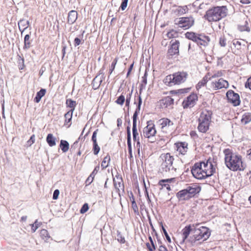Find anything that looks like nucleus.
<instances>
[{"label":"nucleus","instance_id":"f257e3e1","mask_svg":"<svg viewBox=\"0 0 251 251\" xmlns=\"http://www.w3.org/2000/svg\"><path fill=\"white\" fill-rule=\"evenodd\" d=\"M225 163L227 168L232 171H243L246 166L243 164L242 156L233 152L229 149L224 150Z\"/></svg>","mask_w":251,"mask_h":251},{"label":"nucleus","instance_id":"f03ea898","mask_svg":"<svg viewBox=\"0 0 251 251\" xmlns=\"http://www.w3.org/2000/svg\"><path fill=\"white\" fill-rule=\"evenodd\" d=\"M209 160L206 162L201 161L196 163L192 167L191 173L194 177L198 179H202L212 176L216 171L215 168L211 162H210V170H206Z\"/></svg>","mask_w":251,"mask_h":251},{"label":"nucleus","instance_id":"7ed1b4c3","mask_svg":"<svg viewBox=\"0 0 251 251\" xmlns=\"http://www.w3.org/2000/svg\"><path fill=\"white\" fill-rule=\"evenodd\" d=\"M162 160L159 168V172L163 175L174 176L177 169L173 166L174 158L170 153H163L160 156Z\"/></svg>","mask_w":251,"mask_h":251},{"label":"nucleus","instance_id":"20e7f679","mask_svg":"<svg viewBox=\"0 0 251 251\" xmlns=\"http://www.w3.org/2000/svg\"><path fill=\"white\" fill-rule=\"evenodd\" d=\"M200 224L193 225V235L188 239V241L192 244L196 243V241H201V243L208 239L210 236L211 233L209 229L206 226H200Z\"/></svg>","mask_w":251,"mask_h":251},{"label":"nucleus","instance_id":"39448f33","mask_svg":"<svg viewBox=\"0 0 251 251\" xmlns=\"http://www.w3.org/2000/svg\"><path fill=\"white\" fill-rule=\"evenodd\" d=\"M227 14L226 6H214L206 11L203 18L209 22H217L226 17Z\"/></svg>","mask_w":251,"mask_h":251},{"label":"nucleus","instance_id":"423d86ee","mask_svg":"<svg viewBox=\"0 0 251 251\" xmlns=\"http://www.w3.org/2000/svg\"><path fill=\"white\" fill-rule=\"evenodd\" d=\"M188 74L186 72H177L167 75L164 79V82L167 85L172 86L184 83L187 79Z\"/></svg>","mask_w":251,"mask_h":251},{"label":"nucleus","instance_id":"0eeeda50","mask_svg":"<svg viewBox=\"0 0 251 251\" xmlns=\"http://www.w3.org/2000/svg\"><path fill=\"white\" fill-rule=\"evenodd\" d=\"M212 112L210 110H205L201 112L199 118L198 129L201 133H205L209 129V125L211 122Z\"/></svg>","mask_w":251,"mask_h":251},{"label":"nucleus","instance_id":"6e6552de","mask_svg":"<svg viewBox=\"0 0 251 251\" xmlns=\"http://www.w3.org/2000/svg\"><path fill=\"white\" fill-rule=\"evenodd\" d=\"M195 23L192 16L177 18L174 20V24L183 29H188L192 27Z\"/></svg>","mask_w":251,"mask_h":251},{"label":"nucleus","instance_id":"1a4fd4ad","mask_svg":"<svg viewBox=\"0 0 251 251\" xmlns=\"http://www.w3.org/2000/svg\"><path fill=\"white\" fill-rule=\"evenodd\" d=\"M226 97L228 102L231 103L233 106H237L240 105L241 102L240 96L234 91L228 90L226 93Z\"/></svg>","mask_w":251,"mask_h":251},{"label":"nucleus","instance_id":"9d476101","mask_svg":"<svg viewBox=\"0 0 251 251\" xmlns=\"http://www.w3.org/2000/svg\"><path fill=\"white\" fill-rule=\"evenodd\" d=\"M158 122L161 126L162 130L166 133L170 132L175 128L173 122L168 118H162Z\"/></svg>","mask_w":251,"mask_h":251},{"label":"nucleus","instance_id":"9b49d317","mask_svg":"<svg viewBox=\"0 0 251 251\" xmlns=\"http://www.w3.org/2000/svg\"><path fill=\"white\" fill-rule=\"evenodd\" d=\"M198 100V96L195 93H191L182 102L183 107L185 109L194 106Z\"/></svg>","mask_w":251,"mask_h":251},{"label":"nucleus","instance_id":"f8f14e48","mask_svg":"<svg viewBox=\"0 0 251 251\" xmlns=\"http://www.w3.org/2000/svg\"><path fill=\"white\" fill-rule=\"evenodd\" d=\"M171 47L168 50V55L172 57L174 55H178L179 54V42L178 40L174 39L170 42Z\"/></svg>","mask_w":251,"mask_h":251},{"label":"nucleus","instance_id":"ddd939ff","mask_svg":"<svg viewBox=\"0 0 251 251\" xmlns=\"http://www.w3.org/2000/svg\"><path fill=\"white\" fill-rule=\"evenodd\" d=\"M152 122L150 121L148 122V125L143 129L144 136L148 138H150L155 135L156 131L154 127V125L151 123L150 124V123Z\"/></svg>","mask_w":251,"mask_h":251},{"label":"nucleus","instance_id":"4468645a","mask_svg":"<svg viewBox=\"0 0 251 251\" xmlns=\"http://www.w3.org/2000/svg\"><path fill=\"white\" fill-rule=\"evenodd\" d=\"M228 81L223 78H220L218 81H215L212 83V86L215 90L221 89L223 88H227L228 87Z\"/></svg>","mask_w":251,"mask_h":251},{"label":"nucleus","instance_id":"2eb2a0df","mask_svg":"<svg viewBox=\"0 0 251 251\" xmlns=\"http://www.w3.org/2000/svg\"><path fill=\"white\" fill-rule=\"evenodd\" d=\"M186 189L191 198L199 193L201 190V187L195 184L187 186Z\"/></svg>","mask_w":251,"mask_h":251},{"label":"nucleus","instance_id":"dca6fc26","mask_svg":"<svg viewBox=\"0 0 251 251\" xmlns=\"http://www.w3.org/2000/svg\"><path fill=\"white\" fill-rule=\"evenodd\" d=\"M98 131L99 129H97L93 132L91 139L93 142V151L95 155H97L100 151V147L98 145L97 140V135Z\"/></svg>","mask_w":251,"mask_h":251},{"label":"nucleus","instance_id":"f3484780","mask_svg":"<svg viewBox=\"0 0 251 251\" xmlns=\"http://www.w3.org/2000/svg\"><path fill=\"white\" fill-rule=\"evenodd\" d=\"M176 196L179 201H188L191 199L186 188L178 191L176 194Z\"/></svg>","mask_w":251,"mask_h":251},{"label":"nucleus","instance_id":"a211bd4d","mask_svg":"<svg viewBox=\"0 0 251 251\" xmlns=\"http://www.w3.org/2000/svg\"><path fill=\"white\" fill-rule=\"evenodd\" d=\"M142 103V100L141 96L140 95L138 98V102L137 105V107L136 110L133 114L132 118H133V126H137V119L138 117V115L140 112L141 109V106Z\"/></svg>","mask_w":251,"mask_h":251},{"label":"nucleus","instance_id":"6ab92c4d","mask_svg":"<svg viewBox=\"0 0 251 251\" xmlns=\"http://www.w3.org/2000/svg\"><path fill=\"white\" fill-rule=\"evenodd\" d=\"M177 151L182 154H185L188 150V143L185 142H177L175 144Z\"/></svg>","mask_w":251,"mask_h":251},{"label":"nucleus","instance_id":"aec40b11","mask_svg":"<svg viewBox=\"0 0 251 251\" xmlns=\"http://www.w3.org/2000/svg\"><path fill=\"white\" fill-rule=\"evenodd\" d=\"M193 225H189L186 226L182 230V242H184L188 238L191 232L193 233Z\"/></svg>","mask_w":251,"mask_h":251},{"label":"nucleus","instance_id":"412c9836","mask_svg":"<svg viewBox=\"0 0 251 251\" xmlns=\"http://www.w3.org/2000/svg\"><path fill=\"white\" fill-rule=\"evenodd\" d=\"M210 41V39L209 36L201 34L200 37V40L197 41V44L198 46L206 47L208 45Z\"/></svg>","mask_w":251,"mask_h":251},{"label":"nucleus","instance_id":"4be33fe9","mask_svg":"<svg viewBox=\"0 0 251 251\" xmlns=\"http://www.w3.org/2000/svg\"><path fill=\"white\" fill-rule=\"evenodd\" d=\"M201 34H197L194 32H187L185 34V37L189 40H191L193 42L197 43V41L200 40V37Z\"/></svg>","mask_w":251,"mask_h":251},{"label":"nucleus","instance_id":"5701e85b","mask_svg":"<svg viewBox=\"0 0 251 251\" xmlns=\"http://www.w3.org/2000/svg\"><path fill=\"white\" fill-rule=\"evenodd\" d=\"M77 18V13L75 10H71L68 13V23L72 25L76 20Z\"/></svg>","mask_w":251,"mask_h":251},{"label":"nucleus","instance_id":"b1692460","mask_svg":"<svg viewBox=\"0 0 251 251\" xmlns=\"http://www.w3.org/2000/svg\"><path fill=\"white\" fill-rule=\"evenodd\" d=\"M104 77H105L103 76H101L100 78L99 79L98 75H97L92 81V85L93 88L95 90L99 88L103 80L104 79Z\"/></svg>","mask_w":251,"mask_h":251},{"label":"nucleus","instance_id":"393cba45","mask_svg":"<svg viewBox=\"0 0 251 251\" xmlns=\"http://www.w3.org/2000/svg\"><path fill=\"white\" fill-rule=\"evenodd\" d=\"M32 40L30 39V35L26 34L24 37V46L23 49L25 50L29 49L31 47Z\"/></svg>","mask_w":251,"mask_h":251},{"label":"nucleus","instance_id":"a878e982","mask_svg":"<svg viewBox=\"0 0 251 251\" xmlns=\"http://www.w3.org/2000/svg\"><path fill=\"white\" fill-rule=\"evenodd\" d=\"M117 179L118 180V183H117L115 180H113L114 185L115 189L117 190V192L119 193V196H120V188L122 187L123 190H124V186L123 182V179L121 177H117Z\"/></svg>","mask_w":251,"mask_h":251},{"label":"nucleus","instance_id":"bb28decb","mask_svg":"<svg viewBox=\"0 0 251 251\" xmlns=\"http://www.w3.org/2000/svg\"><path fill=\"white\" fill-rule=\"evenodd\" d=\"M46 93V90L44 88H41L40 90L36 93V96L34 99V102L36 103L39 102L41 98L45 96Z\"/></svg>","mask_w":251,"mask_h":251},{"label":"nucleus","instance_id":"cd10ccee","mask_svg":"<svg viewBox=\"0 0 251 251\" xmlns=\"http://www.w3.org/2000/svg\"><path fill=\"white\" fill-rule=\"evenodd\" d=\"M46 141L50 147H53L56 145V138L54 137L51 133L48 134L46 138Z\"/></svg>","mask_w":251,"mask_h":251},{"label":"nucleus","instance_id":"c85d7f7f","mask_svg":"<svg viewBox=\"0 0 251 251\" xmlns=\"http://www.w3.org/2000/svg\"><path fill=\"white\" fill-rule=\"evenodd\" d=\"M209 75V73H207L203 77V78L199 82V83L196 85V88L197 90H199L200 89L201 87L204 86L208 80H210L211 78H209L208 77V75Z\"/></svg>","mask_w":251,"mask_h":251},{"label":"nucleus","instance_id":"c756f323","mask_svg":"<svg viewBox=\"0 0 251 251\" xmlns=\"http://www.w3.org/2000/svg\"><path fill=\"white\" fill-rule=\"evenodd\" d=\"M66 104L67 105V107L71 108V109L69 111L74 112L75 109V107L76 105V101L71 99H68L66 100Z\"/></svg>","mask_w":251,"mask_h":251},{"label":"nucleus","instance_id":"7c9ffc66","mask_svg":"<svg viewBox=\"0 0 251 251\" xmlns=\"http://www.w3.org/2000/svg\"><path fill=\"white\" fill-rule=\"evenodd\" d=\"M69 143L67 141L64 140L60 141L59 147L63 152H66L69 150Z\"/></svg>","mask_w":251,"mask_h":251},{"label":"nucleus","instance_id":"2f4dec72","mask_svg":"<svg viewBox=\"0 0 251 251\" xmlns=\"http://www.w3.org/2000/svg\"><path fill=\"white\" fill-rule=\"evenodd\" d=\"M84 31H83L82 33L80 35H79L78 37H76L74 39V46L75 47L82 44L84 40L82 39L83 37V34L84 33Z\"/></svg>","mask_w":251,"mask_h":251},{"label":"nucleus","instance_id":"473e14b6","mask_svg":"<svg viewBox=\"0 0 251 251\" xmlns=\"http://www.w3.org/2000/svg\"><path fill=\"white\" fill-rule=\"evenodd\" d=\"M241 122L244 125H247L251 122V113L248 112L245 113L242 118Z\"/></svg>","mask_w":251,"mask_h":251},{"label":"nucleus","instance_id":"72a5a7b5","mask_svg":"<svg viewBox=\"0 0 251 251\" xmlns=\"http://www.w3.org/2000/svg\"><path fill=\"white\" fill-rule=\"evenodd\" d=\"M73 113V112L68 111L64 115L65 118V125H68V127L71 125V122L72 119Z\"/></svg>","mask_w":251,"mask_h":251},{"label":"nucleus","instance_id":"f704fd0d","mask_svg":"<svg viewBox=\"0 0 251 251\" xmlns=\"http://www.w3.org/2000/svg\"><path fill=\"white\" fill-rule=\"evenodd\" d=\"M188 10V8L186 5L183 6H178L176 9V12L177 13L178 15H181L187 13Z\"/></svg>","mask_w":251,"mask_h":251},{"label":"nucleus","instance_id":"c9c22d12","mask_svg":"<svg viewBox=\"0 0 251 251\" xmlns=\"http://www.w3.org/2000/svg\"><path fill=\"white\" fill-rule=\"evenodd\" d=\"M110 161V157L109 154H107L103 159L101 162V167L102 169H106L109 165V162Z\"/></svg>","mask_w":251,"mask_h":251},{"label":"nucleus","instance_id":"e433bc0d","mask_svg":"<svg viewBox=\"0 0 251 251\" xmlns=\"http://www.w3.org/2000/svg\"><path fill=\"white\" fill-rule=\"evenodd\" d=\"M40 236L45 241H47L50 238V236L47 230L43 229L40 231Z\"/></svg>","mask_w":251,"mask_h":251},{"label":"nucleus","instance_id":"4c0bfd02","mask_svg":"<svg viewBox=\"0 0 251 251\" xmlns=\"http://www.w3.org/2000/svg\"><path fill=\"white\" fill-rule=\"evenodd\" d=\"M18 64L20 70H23L25 67L24 58L20 55H18Z\"/></svg>","mask_w":251,"mask_h":251},{"label":"nucleus","instance_id":"58836bf2","mask_svg":"<svg viewBox=\"0 0 251 251\" xmlns=\"http://www.w3.org/2000/svg\"><path fill=\"white\" fill-rule=\"evenodd\" d=\"M164 104L166 105V106H169L172 105L174 103V99L170 97H167L164 100Z\"/></svg>","mask_w":251,"mask_h":251},{"label":"nucleus","instance_id":"ea45409f","mask_svg":"<svg viewBox=\"0 0 251 251\" xmlns=\"http://www.w3.org/2000/svg\"><path fill=\"white\" fill-rule=\"evenodd\" d=\"M133 139L134 141L139 140V134L137 131V126H132Z\"/></svg>","mask_w":251,"mask_h":251},{"label":"nucleus","instance_id":"a19ab883","mask_svg":"<svg viewBox=\"0 0 251 251\" xmlns=\"http://www.w3.org/2000/svg\"><path fill=\"white\" fill-rule=\"evenodd\" d=\"M41 223L38 222V220H36L34 224L31 225V230L32 232H35V231L41 226Z\"/></svg>","mask_w":251,"mask_h":251},{"label":"nucleus","instance_id":"79ce46f5","mask_svg":"<svg viewBox=\"0 0 251 251\" xmlns=\"http://www.w3.org/2000/svg\"><path fill=\"white\" fill-rule=\"evenodd\" d=\"M125 101V97L124 95H121L115 101V102L119 105H122Z\"/></svg>","mask_w":251,"mask_h":251},{"label":"nucleus","instance_id":"37998d69","mask_svg":"<svg viewBox=\"0 0 251 251\" xmlns=\"http://www.w3.org/2000/svg\"><path fill=\"white\" fill-rule=\"evenodd\" d=\"M117 61H118V58H115L113 60V62H112L111 66H110V68L109 69V75H111L113 71L114 70L115 66L117 63Z\"/></svg>","mask_w":251,"mask_h":251},{"label":"nucleus","instance_id":"c03bdc74","mask_svg":"<svg viewBox=\"0 0 251 251\" xmlns=\"http://www.w3.org/2000/svg\"><path fill=\"white\" fill-rule=\"evenodd\" d=\"M131 203H132V208L133 209V210L135 214H139L138 212V208L137 205V204L136 203L135 200L134 198H133V200L131 201Z\"/></svg>","mask_w":251,"mask_h":251},{"label":"nucleus","instance_id":"a18cd8bd","mask_svg":"<svg viewBox=\"0 0 251 251\" xmlns=\"http://www.w3.org/2000/svg\"><path fill=\"white\" fill-rule=\"evenodd\" d=\"M128 126L126 127V132H127V141H131V132H130V121L129 120L128 122Z\"/></svg>","mask_w":251,"mask_h":251},{"label":"nucleus","instance_id":"49530a36","mask_svg":"<svg viewBox=\"0 0 251 251\" xmlns=\"http://www.w3.org/2000/svg\"><path fill=\"white\" fill-rule=\"evenodd\" d=\"M161 225L162 230L163 231V232L165 236L166 237L167 240L168 241V242L171 243V238L170 237L169 234H168L166 229L163 226V224L162 223H161Z\"/></svg>","mask_w":251,"mask_h":251},{"label":"nucleus","instance_id":"de8ad7c7","mask_svg":"<svg viewBox=\"0 0 251 251\" xmlns=\"http://www.w3.org/2000/svg\"><path fill=\"white\" fill-rule=\"evenodd\" d=\"M18 25L19 30L22 32L23 29L21 28V26L24 27V28L26 27L25 20H24V19H21L18 22Z\"/></svg>","mask_w":251,"mask_h":251},{"label":"nucleus","instance_id":"09e8293b","mask_svg":"<svg viewBox=\"0 0 251 251\" xmlns=\"http://www.w3.org/2000/svg\"><path fill=\"white\" fill-rule=\"evenodd\" d=\"M161 180H160L158 182V185L159 186H161L160 189H162L163 187H166L168 191H170L171 190V187L169 184L168 183H160Z\"/></svg>","mask_w":251,"mask_h":251},{"label":"nucleus","instance_id":"8fccbe9b","mask_svg":"<svg viewBox=\"0 0 251 251\" xmlns=\"http://www.w3.org/2000/svg\"><path fill=\"white\" fill-rule=\"evenodd\" d=\"M89 209V205L87 203H85L83 204L80 210V213L81 214H84L85 212H86Z\"/></svg>","mask_w":251,"mask_h":251},{"label":"nucleus","instance_id":"3c124183","mask_svg":"<svg viewBox=\"0 0 251 251\" xmlns=\"http://www.w3.org/2000/svg\"><path fill=\"white\" fill-rule=\"evenodd\" d=\"M190 88H185V89H182L178 90L177 92H176V91H175V90L172 91L171 92H172V94H174V93L183 94V93H186L188 92V91L190 90Z\"/></svg>","mask_w":251,"mask_h":251},{"label":"nucleus","instance_id":"603ef678","mask_svg":"<svg viewBox=\"0 0 251 251\" xmlns=\"http://www.w3.org/2000/svg\"><path fill=\"white\" fill-rule=\"evenodd\" d=\"M132 93V91H131V92L126 96V100H125L126 106H127L128 108L129 106V104H130V101Z\"/></svg>","mask_w":251,"mask_h":251},{"label":"nucleus","instance_id":"864d4df0","mask_svg":"<svg viewBox=\"0 0 251 251\" xmlns=\"http://www.w3.org/2000/svg\"><path fill=\"white\" fill-rule=\"evenodd\" d=\"M226 38L224 36H221L219 40V44L221 47H225L226 46Z\"/></svg>","mask_w":251,"mask_h":251},{"label":"nucleus","instance_id":"5fc2aeb1","mask_svg":"<svg viewBox=\"0 0 251 251\" xmlns=\"http://www.w3.org/2000/svg\"><path fill=\"white\" fill-rule=\"evenodd\" d=\"M117 240L121 243H124L125 242V238L122 236L120 232H118L117 233Z\"/></svg>","mask_w":251,"mask_h":251},{"label":"nucleus","instance_id":"6e6d98bb","mask_svg":"<svg viewBox=\"0 0 251 251\" xmlns=\"http://www.w3.org/2000/svg\"><path fill=\"white\" fill-rule=\"evenodd\" d=\"M99 169H100V167L99 166H97L94 169L93 171L90 175V177H91L92 178H93L94 179L95 175L97 174Z\"/></svg>","mask_w":251,"mask_h":251},{"label":"nucleus","instance_id":"4d7b16f0","mask_svg":"<svg viewBox=\"0 0 251 251\" xmlns=\"http://www.w3.org/2000/svg\"><path fill=\"white\" fill-rule=\"evenodd\" d=\"M233 45L237 50H240L241 48V43L236 40L233 41Z\"/></svg>","mask_w":251,"mask_h":251},{"label":"nucleus","instance_id":"13d9d810","mask_svg":"<svg viewBox=\"0 0 251 251\" xmlns=\"http://www.w3.org/2000/svg\"><path fill=\"white\" fill-rule=\"evenodd\" d=\"M128 1V0H122V3H121V4L120 6V8H121V9L122 10H124L127 7Z\"/></svg>","mask_w":251,"mask_h":251},{"label":"nucleus","instance_id":"bf43d9fd","mask_svg":"<svg viewBox=\"0 0 251 251\" xmlns=\"http://www.w3.org/2000/svg\"><path fill=\"white\" fill-rule=\"evenodd\" d=\"M223 75L224 74H223L222 71H218L217 72L214 74L210 78H212L220 77V76H223Z\"/></svg>","mask_w":251,"mask_h":251},{"label":"nucleus","instance_id":"052dcab7","mask_svg":"<svg viewBox=\"0 0 251 251\" xmlns=\"http://www.w3.org/2000/svg\"><path fill=\"white\" fill-rule=\"evenodd\" d=\"M60 192L58 189H55L53 193L52 199L53 200H57L58 198Z\"/></svg>","mask_w":251,"mask_h":251},{"label":"nucleus","instance_id":"680f3d73","mask_svg":"<svg viewBox=\"0 0 251 251\" xmlns=\"http://www.w3.org/2000/svg\"><path fill=\"white\" fill-rule=\"evenodd\" d=\"M78 140H76L72 145H71L70 151L71 152H74L75 150L77 148L78 145Z\"/></svg>","mask_w":251,"mask_h":251},{"label":"nucleus","instance_id":"e2e57ef3","mask_svg":"<svg viewBox=\"0 0 251 251\" xmlns=\"http://www.w3.org/2000/svg\"><path fill=\"white\" fill-rule=\"evenodd\" d=\"M176 34V32L175 30H172L170 32H168L167 35L168 38H171L175 37Z\"/></svg>","mask_w":251,"mask_h":251},{"label":"nucleus","instance_id":"0e129e2a","mask_svg":"<svg viewBox=\"0 0 251 251\" xmlns=\"http://www.w3.org/2000/svg\"><path fill=\"white\" fill-rule=\"evenodd\" d=\"M127 147L128 152L131 157H132V147H131V141H127Z\"/></svg>","mask_w":251,"mask_h":251},{"label":"nucleus","instance_id":"69168bd1","mask_svg":"<svg viewBox=\"0 0 251 251\" xmlns=\"http://www.w3.org/2000/svg\"><path fill=\"white\" fill-rule=\"evenodd\" d=\"M35 135L33 134L30 138V139L27 141V144L29 146H31L35 142Z\"/></svg>","mask_w":251,"mask_h":251},{"label":"nucleus","instance_id":"338daca9","mask_svg":"<svg viewBox=\"0 0 251 251\" xmlns=\"http://www.w3.org/2000/svg\"><path fill=\"white\" fill-rule=\"evenodd\" d=\"M239 29L241 31H246L248 32L250 31V28L249 26H246V27L243 25L239 26Z\"/></svg>","mask_w":251,"mask_h":251},{"label":"nucleus","instance_id":"774afa93","mask_svg":"<svg viewBox=\"0 0 251 251\" xmlns=\"http://www.w3.org/2000/svg\"><path fill=\"white\" fill-rule=\"evenodd\" d=\"M245 87L249 88L251 90V76L249 77L245 83Z\"/></svg>","mask_w":251,"mask_h":251}]
</instances>
